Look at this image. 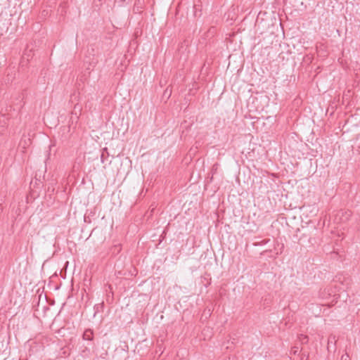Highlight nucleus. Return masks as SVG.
<instances>
[{
	"label": "nucleus",
	"instance_id": "nucleus-4",
	"mask_svg": "<svg viewBox=\"0 0 360 360\" xmlns=\"http://www.w3.org/2000/svg\"><path fill=\"white\" fill-rule=\"evenodd\" d=\"M270 241V239L268 238V239H264L259 242H255L253 243V245L254 246H259V245H266Z\"/></svg>",
	"mask_w": 360,
	"mask_h": 360
},
{
	"label": "nucleus",
	"instance_id": "nucleus-7",
	"mask_svg": "<svg viewBox=\"0 0 360 360\" xmlns=\"http://www.w3.org/2000/svg\"><path fill=\"white\" fill-rule=\"evenodd\" d=\"M348 358H349L348 355H342V357H341V359L342 360H347Z\"/></svg>",
	"mask_w": 360,
	"mask_h": 360
},
{
	"label": "nucleus",
	"instance_id": "nucleus-9",
	"mask_svg": "<svg viewBox=\"0 0 360 360\" xmlns=\"http://www.w3.org/2000/svg\"><path fill=\"white\" fill-rule=\"evenodd\" d=\"M25 52H27V49L25 50ZM27 55H28L27 53H24V55H23V56H22L23 59H25V56H26Z\"/></svg>",
	"mask_w": 360,
	"mask_h": 360
},
{
	"label": "nucleus",
	"instance_id": "nucleus-10",
	"mask_svg": "<svg viewBox=\"0 0 360 360\" xmlns=\"http://www.w3.org/2000/svg\"><path fill=\"white\" fill-rule=\"evenodd\" d=\"M27 58L26 59H27V60H29L30 54L27 55Z\"/></svg>",
	"mask_w": 360,
	"mask_h": 360
},
{
	"label": "nucleus",
	"instance_id": "nucleus-3",
	"mask_svg": "<svg viewBox=\"0 0 360 360\" xmlns=\"http://www.w3.org/2000/svg\"><path fill=\"white\" fill-rule=\"evenodd\" d=\"M109 156V153H108V148H104L103 149V151H102V153H101V162L104 163L106 158Z\"/></svg>",
	"mask_w": 360,
	"mask_h": 360
},
{
	"label": "nucleus",
	"instance_id": "nucleus-5",
	"mask_svg": "<svg viewBox=\"0 0 360 360\" xmlns=\"http://www.w3.org/2000/svg\"><path fill=\"white\" fill-rule=\"evenodd\" d=\"M299 338L302 344H307L308 342L309 339L307 335H301Z\"/></svg>",
	"mask_w": 360,
	"mask_h": 360
},
{
	"label": "nucleus",
	"instance_id": "nucleus-6",
	"mask_svg": "<svg viewBox=\"0 0 360 360\" xmlns=\"http://www.w3.org/2000/svg\"><path fill=\"white\" fill-rule=\"evenodd\" d=\"M129 1V0H116V1L120 5H123L124 4L127 3Z\"/></svg>",
	"mask_w": 360,
	"mask_h": 360
},
{
	"label": "nucleus",
	"instance_id": "nucleus-2",
	"mask_svg": "<svg viewBox=\"0 0 360 360\" xmlns=\"http://www.w3.org/2000/svg\"><path fill=\"white\" fill-rule=\"evenodd\" d=\"M83 338L86 340H91L93 339V333L91 330H86L83 334Z\"/></svg>",
	"mask_w": 360,
	"mask_h": 360
},
{
	"label": "nucleus",
	"instance_id": "nucleus-8",
	"mask_svg": "<svg viewBox=\"0 0 360 360\" xmlns=\"http://www.w3.org/2000/svg\"><path fill=\"white\" fill-rule=\"evenodd\" d=\"M298 352V347H295L293 350H292V353L294 354H297V353Z\"/></svg>",
	"mask_w": 360,
	"mask_h": 360
},
{
	"label": "nucleus",
	"instance_id": "nucleus-1",
	"mask_svg": "<svg viewBox=\"0 0 360 360\" xmlns=\"http://www.w3.org/2000/svg\"><path fill=\"white\" fill-rule=\"evenodd\" d=\"M335 342H336L335 336L330 335L328 340V350H330L332 347L335 349Z\"/></svg>",
	"mask_w": 360,
	"mask_h": 360
}]
</instances>
